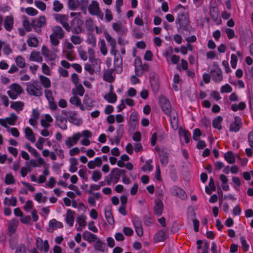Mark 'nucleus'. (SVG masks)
<instances>
[{
  "label": "nucleus",
  "instance_id": "obj_1",
  "mask_svg": "<svg viewBox=\"0 0 253 253\" xmlns=\"http://www.w3.org/2000/svg\"><path fill=\"white\" fill-rule=\"evenodd\" d=\"M175 23L179 25L178 29L189 32L191 29L188 13L185 11L179 12Z\"/></svg>",
  "mask_w": 253,
  "mask_h": 253
},
{
  "label": "nucleus",
  "instance_id": "obj_2",
  "mask_svg": "<svg viewBox=\"0 0 253 253\" xmlns=\"http://www.w3.org/2000/svg\"><path fill=\"white\" fill-rule=\"evenodd\" d=\"M62 113L68 118L71 123L77 126H80L82 124V119L77 117V113L76 111L62 110Z\"/></svg>",
  "mask_w": 253,
  "mask_h": 253
},
{
  "label": "nucleus",
  "instance_id": "obj_3",
  "mask_svg": "<svg viewBox=\"0 0 253 253\" xmlns=\"http://www.w3.org/2000/svg\"><path fill=\"white\" fill-rule=\"evenodd\" d=\"M84 22L81 19L75 17L71 22L72 31L74 34H78L82 32V26Z\"/></svg>",
  "mask_w": 253,
  "mask_h": 253
},
{
  "label": "nucleus",
  "instance_id": "obj_4",
  "mask_svg": "<svg viewBox=\"0 0 253 253\" xmlns=\"http://www.w3.org/2000/svg\"><path fill=\"white\" fill-rule=\"evenodd\" d=\"M160 105L164 113L170 116L171 112V104L169 101L165 96H161L159 99Z\"/></svg>",
  "mask_w": 253,
  "mask_h": 253
},
{
  "label": "nucleus",
  "instance_id": "obj_5",
  "mask_svg": "<svg viewBox=\"0 0 253 253\" xmlns=\"http://www.w3.org/2000/svg\"><path fill=\"white\" fill-rule=\"evenodd\" d=\"M211 79L215 83H219L223 79L222 71L218 65L214 66V69L211 70L210 72Z\"/></svg>",
  "mask_w": 253,
  "mask_h": 253
},
{
  "label": "nucleus",
  "instance_id": "obj_6",
  "mask_svg": "<svg viewBox=\"0 0 253 253\" xmlns=\"http://www.w3.org/2000/svg\"><path fill=\"white\" fill-rule=\"evenodd\" d=\"M32 25L36 31L41 32V28L46 25V18L44 16H41L38 19L33 20Z\"/></svg>",
  "mask_w": 253,
  "mask_h": 253
},
{
  "label": "nucleus",
  "instance_id": "obj_7",
  "mask_svg": "<svg viewBox=\"0 0 253 253\" xmlns=\"http://www.w3.org/2000/svg\"><path fill=\"white\" fill-rule=\"evenodd\" d=\"M88 10L90 14L97 16L101 15V18H103V14L100 11L98 3L96 1H92L91 3L88 6Z\"/></svg>",
  "mask_w": 253,
  "mask_h": 253
},
{
  "label": "nucleus",
  "instance_id": "obj_8",
  "mask_svg": "<svg viewBox=\"0 0 253 253\" xmlns=\"http://www.w3.org/2000/svg\"><path fill=\"white\" fill-rule=\"evenodd\" d=\"M234 119V122L230 125L229 130L232 132H237L242 127V120L238 116H235Z\"/></svg>",
  "mask_w": 253,
  "mask_h": 253
},
{
  "label": "nucleus",
  "instance_id": "obj_9",
  "mask_svg": "<svg viewBox=\"0 0 253 253\" xmlns=\"http://www.w3.org/2000/svg\"><path fill=\"white\" fill-rule=\"evenodd\" d=\"M36 246L41 251H44L45 253L48 252L49 246L48 242L46 240L43 242L41 238H37L36 240Z\"/></svg>",
  "mask_w": 253,
  "mask_h": 253
},
{
  "label": "nucleus",
  "instance_id": "obj_10",
  "mask_svg": "<svg viewBox=\"0 0 253 253\" xmlns=\"http://www.w3.org/2000/svg\"><path fill=\"white\" fill-rule=\"evenodd\" d=\"M81 136V133L80 132H77L73 135L72 137H68V139L65 141L66 145L69 148H71L74 144L77 143Z\"/></svg>",
  "mask_w": 253,
  "mask_h": 253
},
{
  "label": "nucleus",
  "instance_id": "obj_11",
  "mask_svg": "<svg viewBox=\"0 0 253 253\" xmlns=\"http://www.w3.org/2000/svg\"><path fill=\"white\" fill-rule=\"evenodd\" d=\"M114 69H113L117 74H121L123 71L122 58L120 55L114 59Z\"/></svg>",
  "mask_w": 253,
  "mask_h": 253
},
{
  "label": "nucleus",
  "instance_id": "obj_12",
  "mask_svg": "<svg viewBox=\"0 0 253 253\" xmlns=\"http://www.w3.org/2000/svg\"><path fill=\"white\" fill-rule=\"evenodd\" d=\"M210 13L213 21L216 22L218 19V9L215 2L211 6Z\"/></svg>",
  "mask_w": 253,
  "mask_h": 253
},
{
  "label": "nucleus",
  "instance_id": "obj_13",
  "mask_svg": "<svg viewBox=\"0 0 253 253\" xmlns=\"http://www.w3.org/2000/svg\"><path fill=\"white\" fill-rule=\"evenodd\" d=\"M75 214V211L70 209H68L67 210L65 217V221L71 227L73 226L74 224Z\"/></svg>",
  "mask_w": 253,
  "mask_h": 253
},
{
  "label": "nucleus",
  "instance_id": "obj_14",
  "mask_svg": "<svg viewBox=\"0 0 253 253\" xmlns=\"http://www.w3.org/2000/svg\"><path fill=\"white\" fill-rule=\"evenodd\" d=\"M49 228L47 229L49 232H53L57 228H62L63 224L61 222L57 221L55 219H51L49 222Z\"/></svg>",
  "mask_w": 253,
  "mask_h": 253
},
{
  "label": "nucleus",
  "instance_id": "obj_15",
  "mask_svg": "<svg viewBox=\"0 0 253 253\" xmlns=\"http://www.w3.org/2000/svg\"><path fill=\"white\" fill-rule=\"evenodd\" d=\"M138 123L137 115L136 113H132L129 117V128L134 130Z\"/></svg>",
  "mask_w": 253,
  "mask_h": 253
},
{
  "label": "nucleus",
  "instance_id": "obj_16",
  "mask_svg": "<svg viewBox=\"0 0 253 253\" xmlns=\"http://www.w3.org/2000/svg\"><path fill=\"white\" fill-rule=\"evenodd\" d=\"M56 119L58 126L63 130H66L67 129V126L66 125L67 122V119L60 115L56 116Z\"/></svg>",
  "mask_w": 253,
  "mask_h": 253
},
{
  "label": "nucleus",
  "instance_id": "obj_17",
  "mask_svg": "<svg viewBox=\"0 0 253 253\" xmlns=\"http://www.w3.org/2000/svg\"><path fill=\"white\" fill-rule=\"evenodd\" d=\"M168 236L166 235V232L163 230H159L155 234L154 240L155 242H160L164 241L167 239Z\"/></svg>",
  "mask_w": 253,
  "mask_h": 253
},
{
  "label": "nucleus",
  "instance_id": "obj_18",
  "mask_svg": "<svg viewBox=\"0 0 253 253\" xmlns=\"http://www.w3.org/2000/svg\"><path fill=\"white\" fill-rule=\"evenodd\" d=\"M83 239L87 241L89 243L94 242L97 240V236L87 231L84 232L83 234Z\"/></svg>",
  "mask_w": 253,
  "mask_h": 253
},
{
  "label": "nucleus",
  "instance_id": "obj_19",
  "mask_svg": "<svg viewBox=\"0 0 253 253\" xmlns=\"http://www.w3.org/2000/svg\"><path fill=\"white\" fill-rule=\"evenodd\" d=\"M142 66V62L140 58H137L135 60V73L137 77H141L143 76V72L139 71V69Z\"/></svg>",
  "mask_w": 253,
  "mask_h": 253
},
{
  "label": "nucleus",
  "instance_id": "obj_20",
  "mask_svg": "<svg viewBox=\"0 0 253 253\" xmlns=\"http://www.w3.org/2000/svg\"><path fill=\"white\" fill-rule=\"evenodd\" d=\"M223 121V118L221 116H218L214 118L212 122V127L218 130H221L222 126L221 123Z\"/></svg>",
  "mask_w": 253,
  "mask_h": 253
},
{
  "label": "nucleus",
  "instance_id": "obj_21",
  "mask_svg": "<svg viewBox=\"0 0 253 253\" xmlns=\"http://www.w3.org/2000/svg\"><path fill=\"white\" fill-rule=\"evenodd\" d=\"M164 205L163 202L161 200H159L156 202V204L154 207V213L158 216H160L163 212Z\"/></svg>",
  "mask_w": 253,
  "mask_h": 253
},
{
  "label": "nucleus",
  "instance_id": "obj_22",
  "mask_svg": "<svg viewBox=\"0 0 253 253\" xmlns=\"http://www.w3.org/2000/svg\"><path fill=\"white\" fill-rule=\"evenodd\" d=\"M118 170H120V169H113L109 174V176L113 179L114 183L115 184L117 183L119 181L121 177L120 171Z\"/></svg>",
  "mask_w": 253,
  "mask_h": 253
},
{
  "label": "nucleus",
  "instance_id": "obj_23",
  "mask_svg": "<svg viewBox=\"0 0 253 253\" xmlns=\"http://www.w3.org/2000/svg\"><path fill=\"white\" fill-rule=\"evenodd\" d=\"M25 132L26 137L28 140L32 143H34L36 141V137L32 129L30 127L28 126L26 127L25 129Z\"/></svg>",
  "mask_w": 253,
  "mask_h": 253
},
{
  "label": "nucleus",
  "instance_id": "obj_24",
  "mask_svg": "<svg viewBox=\"0 0 253 253\" xmlns=\"http://www.w3.org/2000/svg\"><path fill=\"white\" fill-rule=\"evenodd\" d=\"M105 216L108 223L111 225H114L115 221L111 208L109 209H105Z\"/></svg>",
  "mask_w": 253,
  "mask_h": 253
},
{
  "label": "nucleus",
  "instance_id": "obj_25",
  "mask_svg": "<svg viewBox=\"0 0 253 253\" xmlns=\"http://www.w3.org/2000/svg\"><path fill=\"white\" fill-rule=\"evenodd\" d=\"M13 18L12 16H6L4 21V26L7 31H10L13 27Z\"/></svg>",
  "mask_w": 253,
  "mask_h": 253
},
{
  "label": "nucleus",
  "instance_id": "obj_26",
  "mask_svg": "<svg viewBox=\"0 0 253 253\" xmlns=\"http://www.w3.org/2000/svg\"><path fill=\"white\" fill-rule=\"evenodd\" d=\"M30 60L42 62V57L41 56L40 52L33 51L30 54Z\"/></svg>",
  "mask_w": 253,
  "mask_h": 253
},
{
  "label": "nucleus",
  "instance_id": "obj_27",
  "mask_svg": "<svg viewBox=\"0 0 253 253\" xmlns=\"http://www.w3.org/2000/svg\"><path fill=\"white\" fill-rule=\"evenodd\" d=\"M94 249L101 252H104L105 248H106V244L101 241L100 239H97L94 245Z\"/></svg>",
  "mask_w": 253,
  "mask_h": 253
},
{
  "label": "nucleus",
  "instance_id": "obj_28",
  "mask_svg": "<svg viewBox=\"0 0 253 253\" xmlns=\"http://www.w3.org/2000/svg\"><path fill=\"white\" fill-rule=\"evenodd\" d=\"M54 35L57 37L59 39H62L64 37V32L62 28L59 26H55L53 29Z\"/></svg>",
  "mask_w": 253,
  "mask_h": 253
},
{
  "label": "nucleus",
  "instance_id": "obj_29",
  "mask_svg": "<svg viewBox=\"0 0 253 253\" xmlns=\"http://www.w3.org/2000/svg\"><path fill=\"white\" fill-rule=\"evenodd\" d=\"M224 159L229 164H233L235 163V158L233 152L231 151H227L224 156Z\"/></svg>",
  "mask_w": 253,
  "mask_h": 253
},
{
  "label": "nucleus",
  "instance_id": "obj_30",
  "mask_svg": "<svg viewBox=\"0 0 253 253\" xmlns=\"http://www.w3.org/2000/svg\"><path fill=\"white\" fill-rule=\"evenodd\" d=\"M24 107V103L21 101H15L11 102L10 107L15 111H16L18 113H19L21 110H23Z\"/></svg>",
  "mask_w": 253,
  "mask_h": 253
},
{
  "label": "nucleus",
  "instance_id": "obj_31",
  "mask_svg": "<svg viewBox=\"0 0 253 253\" xmlns=\"http://www.w3.org/2000/svg\"><path fill=\"white\" fill-rule=\"evenodd\" d=\"M114 71L113 69H111L104 73L103 78L105 81L110 83L114 81L115 78L112 76V73Z\"/></svg>",
  "mask_w": 253,
  "mask_h": 253
},
{
  "label": "nucleus",
  "instance_id": "obj_32",
  "mask_svg": "<svg viewBox=\"0 0 253 253\" xmlns=\"http://www.w3.org/2000/svg\"><path fill=\"white\" fill-rule=\"evenodd\" d=\"M159 156L162 165L166 166L169 162L167 153L165 151L162 150L160 152Z\"/></svg>",
  "mask_w": 253,
  "mask_h": 253
},
{
  "label": "nucleus",
  "instance_id": "obj_33",
  "mask_svg": "<svg viewBox=\"0 0 253 253\" xmlns=\"http://www.w3.org/2000/svg\"><path fill=\"white\" fill-rule=\"evenodd\" d=\"M104 99L110 103H115L117 99V96L115 93L109 92L106 94Z\"/></svg>",
  "mask_w": 253,
  "mask_h": 253
},
{
  "label": "nucleus",
  "instance_id": "obj_34",
  "mask_svg": "<svg viewBox=\"0 0 253 253\" xmlns=\"http://www.w3.org/2000/svg\"><path fill=\"white\" fill-rule=\"evenodd\" d=\"M83 102L86 105V109L88 110H91V109L94 106V101L88 97L87 95H85Z\"/></svg>",
  "mask_w": 253,
  "mask_h": 253
},
{
  "label": "nucleus",
  "instance_id": "obj_35",
  "mask_svg": "<svg viewBox=\"0 0 253 253\" xmlns=\"http://www.w3.org/2000/svg\"><path fill=\"white\" fill-rule=\"evenodd\" d=\"M40 80L42 85L45 88H49L51 86L50 81L47 77L41 75Z\"/></svg>",
  "mask_w": 253,
  "mask_h": 253
},
{
  "label": "nucleus",
  "instance_id": "obj_36",
  "mask_svg": "<svg viewBox=\"0 0 253 253\" xmlns=\"http://www.w3.org/2000/svg\"><path fill=\"white\" fill-rule=\"evenodd\" d=\"M246 107V103L244 102H240L239 104L237 105L236 104H233L231 106V109L236 112L239 110H243Z\"/></svg>",
  "mask_w": 253,
  "mask_h": 253
},
{
  "label": "nucleus",
  "instance_id": "obj_37",
  "mask_svg": "<svg viewBox=\"0 0 253 253\" xmlns=\"http://www.w3.org/2000/svg\"><path fill=\"white\" fill-rule=\"evenodd\" d=\"M18 116L14 113H12L10 114L9 117L6 118V120L7 124L9 125H15Z\"/></svg>",
  "mask_w": 253,
  "mask_h": 253
},
{
  "label": "nucleus",
  "instance_id": "obj_38",
  "mask_svg": "<svg viewBox=\"0 0 253 253\" xmlns=\"http://www.w3.org/2000/svg\"><path fill=\"white\" fill-rule=\"evenodd\" d=\"M79 4V1L78 0H69L68 2V7L70 9L72 10H76L78 7Z\"/></svg>",
  "mask_w": 253,
  "mask_h": 253
},
{
  "label": "nucleus",
  "instance_id": "obj_39",
  "mask_svg": "<svg viewBox=\"0 0 253 253\" xmlns=\"http://www.w3.org/2000/svg\"><path fill=\"white\" fill-rule=\"evenodd\" d=\"M150 83L153 92L155 93L158 92L159 90V82L158 79L150 81Z\"/></svg>",
  "mask_w": 253,
  "mask_h": 253
},
{
  "label": "nucleus",
  "instance_id": "obj_40",
  "mask_svg": "<svg viewBox=\"0 0 253 253\" xmlns=\"http://www.w3.org/2000/svg\"><path fill=\"white\" fill-rule=\"evenodd\" d=\"M203 241L201 240H198L197 241V253H206V243H205L203 248L201 245L203 244Z\"/></svg>",
  "mask_w": 253,
  "mask_h": 253
},
{
  "label": "nucleus",
  "instance_id": "obj_41",
  "mask_svg": "<svg viewBox=\"0 0 253 253\" xmlns=\"http://www.w3.org/2000/svg\"><path fill=\"white\" fill-rule=\"evenodd\" d=\"M174 190L176 191V194L181 199H185L187 195L185 192L182 189L176 187L174 188Z\"/></svg>",
  "mask_w": 253,
  "mask_h": 253
},
{
  "label": "nucleus",
  "instance_id": "obj_42",
  "mask_svg": "<svg viewBox=\"0 0 253 253\" xmlns=\"http://www.w3.org/2000/svg\"><path fill=\"white\" fill-rule=\"evenodd\" d=\"M54 16V18L62 25V23H64L65 21H67L68 20V17L65 15L55 14Z\"/></svg>",
  "mask_w": 253,
  "mask_h": 253
},
{
  "label": "nucleus",
  "instance_id": "obj_43",
  "mask_svg": "<svg viewBox=\"0 0 253 253\" xmlns=\"http://www.w3.org/2000/svg\"><path fill=\"white\" fill-rule=\"evenodd\" d=\"M4 182L6 185L12 184L15 183V180L11 173L5 175Z\"/></svg>",
  "mask_w": 253,
  "mask_h": 253
},
{
  "label": "nucleus",
  "instance_id": "obj_44",
  "mask_svg": "<svg viewBox=\"0 0 253 253\" xmlns=\"http://www.w3.org/2000/svg\"><path fill=\"white\" fill-rule=\"evenodd\" d=\"M27 43L29 46L37 47L38 45L39 41L36 37L30 38L28 39Z\"/></svg>",
  "mask_w": 253,
  "mask_h": 253
},
{
  "label": "nucleus",
  "instance_id": "obj_45",
  "mask_svg": "<svg viewBox=\"0 0 253 253\" xmlns=\"http://www.w3.org/2000/svg\"><path fill=\"white\" fill-rule=\"evenodd\" d=\"M105 37L107 41L109 42L111 47H116V42L114 39H113L108 33H105Z\"/></svg>",
  "mask_w": 253,
  "mask_h": 253
},
{
  "label": "nucleus",
  "instance_id": "obj_46",
  "mask_svg": "<svg viewBox=\"0 0 253 253\" xmlns=\"http://www.w3.org/2000/svg\"><path fill=\"white\" fill-rule=\"evenodd\" d=\"M17 224L15 222H10L8 226L9 231V236H12V234H14L16 231Z\"/></svg>",
  "mask_w": 253,
  "mask_h": 253
},
{
  "label": "nucleus",
  "instance_id": "obj_47",
  "mask_svg": "<svg viewBox=\"0 0 253 253\" xmlns=\"http://www.w3.org/2000/svg\"><path fill=\"white\" fill-rule=\"evenodd\" d=\"M240 240L243 251L245 252H247L249 249V245L247 242L246 237L244 236H241L240 238Z\"/></svg>",
  "mask_w": 253,
  "mask_h": 253
},
{
  "label": "nucleus",
  "instance_id": "obj_48",
  "mask_svg": "<svg viewBox=\"0 0 253 253\" xmlns=\"http://www.w3.org/2000/svg\"><path fill=\"white\" fill-rule=\"evenodd\" d=\"M63 8V4L58 0H55L53 2V10L55 12H59Z\"/></svg>",
  "mask_w": 253,
  "mask_h": 253
},
{
  "label": "nucleus",
  "instance_id": "obj_49",
  "mask_svg": "<svg viewBox=\"0 0 253 253\" xmlns=\"http://www.w3.org/2000/svg\"><path fill=\"white\" fill-rule=\"evenodd\" d=\"M209 186L210 189H209V188L208 187V186H207V193L209 194H211V191H214L215 190V186L214 185V180L211 177V178H210V182L209 183Z\"/></svg>",
  "mask_w": 253,
  "mask_h": 253
},
{
  "label": "nucleus",
  "instance_id": "obj_50",
  "mask_svg": "<svg viewBox=\"0 0 253 253\" xmlns=\"http://www.w3.org/2000/svg\"><path fill=\"white\" fill-rule=\"evenodd\" d=\"M15 62L17 65L20 68H23L25 66V59L21 56H18L16 57Z\"/></svg>",
  "mask_w": 253,
  "mask_h": 253
},
{
  "label": "nucleus",
  "instance_id": "obj_51",
  "mask_svg": "<svg viewBox=\"0 0 253 253\" xmlns=\"http://www.w3.org/2000/svg\"><path fill=\"white\" fill-rule=\"evenodd\" d=\"M11 89L17 93V94H21L23 91L22 87L17 84L14 83L11 85Z\"/></svg>",
  "mask_w": 253,
  "mask_h": 253
},
{
  "label": "nucleus",
  "instance_id": "obj_52",
  "mask_svg": "<svg viewBox=\"0 0 253 253\" xmlns=\"http://www.w3.org/2000/svg\"><path fill=\"white\" fill-rule=\"evenodd\" d=\"M85 27L86 29L90 32H93L94 31L93 21L91 19H88L86 20Z\"/></svg>",
  "mask_w": 253,
  "mask_h": 253
},
{
  "label": "nucleus",
  "instance_id": "obj_53",
  "mask_svg": "<svg viewBox=\"0 0 253 253\" xmlns=\"http://www.w3.org/2000/svg\"><path fill=\"white\" fill-rule=\"evenodd\" d=\"M102 177V174L100 171L94 170L92 172L91 179L94 181H97Z\"/></svg>",
  "mask_w": 253,
  "mask_h": 253
},
{
  "label": "nucleus",
  "instance_id": "obj_54",
  "mask_svg": "<svg viewBox=\"0 0 253 253\" xmlns=\"http://www.w3.org/2000/svg\"><path fill=\"white\" fill-rule=\"evenodd\" d=\"M88 3V0H81L79 1V7L80 9L84 11V13H86V6Z\"/></svg>",
  "mask_w": 253,
  "mask_h": 253
},
{
  "label": "nucleus",
  "instance_id": "obj_55",
  "mask_svg": "<svg viewBox=\"0 0 253 253\" xmlns=\"http://www.w3.org/2000/svg\"><path fill=\"white\" fill-rule=\"evenodd\" d=\"M202 133L200 129L196 128L194 129L193 132V139L195 141H198L200 139V137L202 135Z\"/></svg>",
  "mask_w": 253,
  "mask_h": 253
},
{
  "label": "nucleus",
  "instance_id": "obj_56",
  "mask_svg": "<svg viewBox=\"0 0 253 253\" xmlns=\"http://www.w3.org/2000/svg\"><path fill=\"white\" fill-rule=\"evenodd\" d=\"M86 217L84 214L78 216L77 218V221L79 223L80 226H85L86 225Z\"/></svg>",
  "mask_w": 253,
  "mask_h": 253
},
{
  "label": "nucleus",
  "instance_id": "obj_57",
  "mask_svg": "<svg viewBox=\"0 0 253 253\" xmlns=\"http://www.w3.org/2000/svg\"><path fill=\"white\" fill-rule=\"evenodd\" d=\"M232 91V88L228 84H226L225 85H222L220 88L221 93H230Z\"/></svg>",
  "mask_w": 253,
  "mask_h": 253
},
{
  "label": "nucleus",
  "instance_id": "obj_58",
  "mask_svg": "<svg viewBox=\"0 0 253 253\" xmlns=\"http://www.w3.org/2000/svg\"><path fill=\"white\" fill-rule=\"evenodd\" d=\"M25 11L26 13L30 16H35L38 13V11L35 8L29 7L25 9Z\"/></svg>",
  "mask_w": 253,
  "mask_h": 253
},
{
  "label": "nucleus",
  "instance_id": "obj_59",
  "mask_svg": "<svg viewBox=\"0 0 253 253\" xmlns=\"http://www.w3.org/2000/svg\"><path fill=\"white\" fill-rule=\"evenodd\" d=\"M152 160H149L147 161L146 162V165H144L142 168V170L144 171H146L147 170H148L149 171H151L153 170V167L152 165H150V163H152Z\"/></svg>",
  "mask_w": 253,
  "mask_h": 253
},
{
  "label": "nucleus",
  "instance_id": "obj_60",
  "mask_svg": "<svg viewBox=\"0 0 253 253\" xmlns=\"http://www.w3.org/2000/svg\"><path fill=\"white\" fill-rule=\"evenodd\" d=\"M70 102L71 104L78 106L81 105V100L79 97L77 96H74L70 99Z\"/></svg>",
  "mask_w": 253,
  "mask_h": 253
},
{
  "label": "nucleus",
  "instance_id": "obj_61",
  "mask_svg": "<svg viewBox=\"0 0 253 253\" xmlns=\"http://www.w3.org/2000/svg\"><path fill=\"white\" fill-rule=\"evenodd\" d=\"M238 61V58L237 56L234 54H232L231 55V66L232 68L235 69L237 66V63Z\"/></svg>",
  "mask_w": 253,
  "mask_h": 253
},
{
  "label": "nucleus",
  "instance_id": "obj_62",
  "mask_svg": "<svg viewBox=\"0 0 253 253\" xmlns=\"http://www.w3.org/2000/svg\"><path fill=\"white\" fill-rule=\"evenodd\" d=\"M24 18H25V20L23 21V25L27 31L30 32L31 30V24L27 19V16H24Z\"/></svg>",
  "mask_w": 253,
  "mask_h": 253
},
{
  "label": "nucleus",
  "instance_id": "obj_63",
  "mask_svg": "<svg viewBox=\"0 0 253 253\" xmlns=\"http://www.w3.org/2000/svg\"><path fill=\"white\" fill-rule=\"evenodd\" d=\"M35 5L41 10H44L46 8V4L42 1H35Z\"/></svg>",
  "mask_w": 253,
  "mask_h": 253
},
{
  "label": "nucleus",
  "instance_id": "obj_64",
  "mask_svg": "<svg viewBox=\"0 0 253 253\" xmlns=\"http://www.w3.org/2000/svg\"><path fill=\"white\" fill-rule=\"evenodd\" d=\"M15 253H26V248L24 244H21L16 249Z\"/></svg>",
  "mask_w": 253,
  "mask_h": 253
}]
</instances>
